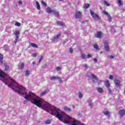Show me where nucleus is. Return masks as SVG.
Masks as SVG:
<instances>
[{"instance_id": "f257e3e1", "label": "nucleus", "mask_w": 125, "mask_h": 125, "mask_svg": "<svg viewBox=\"0 0 125 125\" xmlns=\"http://www.w3.org/2000/svg\"><path fill=\"white\" fill-rule=\"evenodd\" d=\"M25 99L28 101H31L32 103L42 108L46 112H50L51 115L56 116L59 121L62 122L64 124L68 125H79L81 124L80 121L66 115L60 109L57 108L46 101L40 99L38 96L30 91L28 93L25 92Z\"/></svg>"}, {"instance_id": "f03ea898", "label": "nucleus", "mask_w": 125, "mask_h": 125, "mask_svg": "<svg viewBox=\"0 0 125 125\" xmlns=\"http://www.w3.org/2000/svg\"><path fill=\"white\" fill-rule=\"evenodd\" d=\"M47 13H53L56 17H59V12L57 11L56 9H52L51 8L47 7L46 10Z\"/></svg>"}, {"instance_id": "7ed1b4c3", "label": "nucleus", "mask_w": 125, "mask_h": 125, "mask_svg": "<svg viewBox=\"0 0 125 125\" xmlns=\"http://www.w3.org/2000/svg\"><path fill=\"white\" fill-rule=\"evenodd\" d=\"M90 14L91 15V16L93 17V18L95 20H99V16L98 15H97V14L94 13V12H93V11L90 10Z\"/></svg>"}, {"instance_id": "20e7f679", "label": "nucleus", "mask_w": 125, "mask_h": 125, "mask_svg": "<svg viewBox=\"0 0 125 125\" xmlns=\"http://www.w3.org/2000/svg\"><path fill=\"white\" fill-rule=\"evenodd\" d=\"M83 15V14L82 13V12L81 11H77L75 13V18L76 19H81L82 18V16Z\"/></svg>"}, {"instance_id": "39448f33", "label": "nucleus", "mask_w": 125, "mask_h": 125, "mask_svg": "<svg viewBox=\"0 0 125 125\" xmlns=\"http://www.w3.org/2000/svg\"><path fill=\"white\" fill-rule=\"evenodd\" d=\"M114 83L116 85V87L120 88L121 87V81L116 80L114 81Z\"/></svg>"}, {"instance_id": "423d86ee", "label": "nucleus", "mask_w": 125, "mask_h": 125, "mask_svg": "<svg viewBox=\"0 0 125 125\" xmlns=\"http://www.w3.org/2000/svg\"><path fill=\"white\" fill-rule=\"evenodd\" d=\"M104 48L106 51H109L110 48L109 47V44L108 43V42L106 41L104 42Z\"/></svg>"}, {"instance_id": "0eeeda50", "label": "nucleus", "mask_w": 125, "mask_h": 125, "mask_svg": "<svg viewBox=\"0 0 125 125\" xmlns=\"http://www.w3.org/2000/svg\"><path fill=\"white\" fill-rule=\"evenodd\" d=\"M95 38H98V39H101L102 38V32L100 31H98L97 32L96 34H95Z\"/></svg>"}, {"instance_id": "6e6552de", "label": "nucleus", "mask_w": 125, "mask_h": 125, "mask_svg": "<svg viewBox=\"0 0 125 125\" xmlns=\"http://www.w3.org/2000/svg\"><path fill=\"white\" fill-rule=\"evenodd\" d=\"M61 37V34H59L56 37L54 38V39H52V42H55V41H58V39H59Z\"/></svg>"}, {"instance_id": "1a4fd4ad", "label": "nucleus", "mask_w": 125, "mask_h": 125, "mask_svg": "<svg viewBox=\"0 0 125 125\" xmlns=\"http://www.w3.org/2000/svg\"><path fill=\"white\" fill-rule=\"evenodd\" d=\"M119 115L120 117H123L124 115H125V110L122 109L119 111Z\"/></svg>"}, {"instance_id": "9d476101", "label": "nucleus", "mask_w": 125, "mask_h": 125, "mask_svg": "<svg viewBox=\"0 0 125 125\" xmlns=\"http://www.w3.org/2000/svg\"><path fill=\"white\" fill-rule=\"evenodd\" d=\"M48 92H49V90L47 89L41 93V96H43V95H45V94H47Z\"/></svg>"}, {"instance_id": "9b49d317", "label": "nucleus", "mask_w": 125, "mask_h": 125, "mask_svg": "<svg viewBox=\"0 0 125 125\" xmlns=\"http://www.w3.org/2000/svg\"><path fill=\"white\" fill-rule=\"evenodd\" d=\"M91 77H92L93 80H95V81H94V83H95V82H97V81L98 80V78H97L95 75H94V74H91Z\"/></svg>"}, {"instance_id": "f8f14e48", "label": "nucleus", "mask_w": 125, "mask_h": 125, "mask_svg": "<svg viewBox=\"0 0 125 125\" xmlns=\"http://www.w3.org/2000/svg\"><path fill=\"white\" fill-rule=\"evenodd\" d=\"M104 84L107 88H109V87H110V82H109V81H106L105 82Z\"/></svg>"}, {"instance_id": "ddd939ff", "label": "nucleus", "mask_w": 125, "mask_h": 125, "mask_svg": "<svg viewBox=\"0 0 125 125\" xmlns=\"http://www.w3.org/2000/svg\"><path fill=\"white\" fill-rule=\"evenodd\" d=\"M24 67H25V64L23 63H22L20 65H19V69L23 70V69H24Z\"/></svg>"}, {"instance_id": "4468645a", "label": "nucleus", "mask_w": 125, "mask_h": 125, "mask_svg": "<svg viewBox=\"0 0 125 125\" xmlns=\"http://www.w3.org/2000/svg\"><path fill=\"white\" fill-rule=\"evenodd\" d=\"M63 109L65 111H66L67 112H71V111H72V109H71L70 108L68 107L67 106H64L63 107Z\"/></svg>"}, {"instance_id": "2eb2a0df", "label": "nucleus", "mask_w": 125, "mask_h": 125, "mask_svg": "<svg viewBox=\"0 0 125 125\" xmlns=\"http://www.w3.org/2000/svg\"><path fill=\"white\" fill-rule=\"evenodd\" d=\"M57 25H59V26H64V22H63L62 21H57Z\"/></svg>"}, {"instance_id": "dca6fc26", "label": "nucleus", "mask_w": 125, "mask_h": 125, "mask_svg": "<svg viewBox=\"0 0 125 125\" xmlns=\"http://www.w3.org/2000/svg\"><path fill=\"white\" fill-rule=\"evenodd\" d=\"M2 59H3V55L0 53V63L2 64L3 63V61H2Z\"/></svg>"}, {"instance_id": "f3484780", "label": "nucleus", "mask_w": 125, "mask_h": 125, "mask_svg": "<svg viewBox=\"0 0 125 125\" xmlns=\"http://www.w3.org/2000/svg\"><path fill=\"white\" fill-rule=\"evenodd\" d=\"M36 5H37V8L38 9V10H41V5H40V3H39V1H36Z\"/></svg>"}, {"instance_id": "a211bd4d", "label": "nucleus", "mask_w": 125, "mask_h": 125, "mask_svg": "<svg viewBox=\"0 0 125 125\" xmlns=\"http://www.w3.org/2000/svg\"><path fill=\"white\" fill-rule=\"evenodd\" d=\"M97 90L99 93H102L103 92V88L101 87L98 88Z\"/></svg>"}, {"instance_id": "6ab92c4d", "label": "nucleus", "mask_w": 125, "mask_h": 125, "mask_svg": "<svg viewBox=\"0 0 125 125\" xmlns=\"http://www.w3.org/2000/svg\"><path fill=\"white\" fill-rule=\"evenodd\" d=\"M30 74H31V71H30V70H27L25 71V75L26 76V77L30 76Z\"/></svg>"}, {"instance_id": "aec40b11", "label": "nucleus", "mask_w": 125, "mask_h": 125, "mask_svg": "<svg viewBox=\"0 0 125 125\" xmlns=\"http://www.w3.org/2000/svg\"><path fill=\"white\" fill-rule=\"evenodd\" d=\"M78 96L80 99H82V98H83V93L82 92H79Z\"/></svg>"}, {"instance_id": "412c9836", "label": "nucleus", "mask_w": 125, "mask_h": 125, "mask_svg": "<svg viewBox=\"0 0 125 125\" xmlns=\"http://www.w3.org/2000/svg\"><path fill=\"white\" fill-rule=\"evenodd\" d=\"M15 35L16 37H19V35H20V31L16 30L15 32Z\"/></svg>"}, {"instance_id": "4be33fe9", "label": "nucleus", "mask_w": 125, "mask_h": 125, "mask_svg": "<svg viewBox=\"0 0 125 125\" xmlns=\"http://www.w3.org/2000/svg\"><path fill=\"white\" fill-rule=\"evenodd\" d=\"M4 66L5 67V70H6V71H7V70L9 69V65H7V63H5L4 64Z\"/></svg>"}, {"instance_id": "5701e85b", "label": "nucleus", "mask_w": 125, "mask_h": 125, "mask_svg": "<svg viewBox=\"0 0 125 125\" xmlns=\"http://www.w3.org/2000/svg\"><path fill=\"white\" fill-rule=\"evenodd\" d=\"M4 49L5 51H8V49H9V46L7 45H5L4 46Z\"/></svg>"}, {"instance_id": "b1692460", "label": "nucleus", "mask_w": 125, "mask_h": 125, "mask_svg": "<svg viewBox=\"0 0 125 125\" xmlns=\"http://www.w3.org/2000/svg\"><path fill=\"white\" fill-rule=\"evenodd\" d=\"M104 5H106V6H110V3H108V1H107L106 0H104Z\"/></svg>"}, {"instance_id": "393cba45", "label": "nucleus", "mask_w": 125, "mask_h": 125, "mask_svg": "<svg viewBox=\"0 0 125 125\" xmlns=\"http://www.w3.org/2000/svg\"><path fill=\"white\" fill-rule=\"evenodd\" d=\"M88 7H89V4H85L83 6L84 9H87Z\"/></svg>"}, {"instance_id": "a878e982", "label": "nucleus", "mask_w": 125, "mask_h": 125, "mask_svg": "<svg viewBox=\"0 0 125 125\" xmlns=\"http://www.w3.org/2000/svg\"><path fill=\"white\" fill-rule=\"evenodd\" d=\"M19 40V36H16L15 40V43L16 44L17 43V42H18V40Z\"/></svg>"}, {"instance_id": "bb28decb", "label": "nucleus", "mask_w": 125, "mask_h": 125, "mask_svg": "<svg viewBox=\"0 0 125 125\" xmlns=\"http://www.w3.org/2000/svg\"><path fill=\"white\" fill-rule=\"evenodd\" d=\"M31 46H32V47H34L35 48H38V45L34 43H31Z\"/></svg>"}, {"instance_id": "cd10ccee", "label": "nucleus", "mask_w": 125, "mask_h": 125, "mask_svg": "<svg viewBox=\"0 0 125 125\" xmlns=\"http://www.w3.org/2000/svg\"><path fill=\"white\" fill-rule=\"evenodd\" d=\"M103 14H104V15H106V16H109L110 15H109V14L108 13V12H107L106 11H103Z\"/></svg>"}, {"instance_id": "c85d7f7f", "label": "nucleus", "mask_w": 125, "mask_h": 125, "mask_svg": "<svg viewBox=\"0 0 125 125\" xmlns=\"http://www.w3.org/2000/svg\"><path fill=\"white\" fill-rule=\"evenodd\" d=\"M57 80H59V83H63V81H62V79H61V78L57 77Z\"/></svg>"}, {"instance_id": "c756f323", "label": "nucleus", "mask_w": 125, "mask_h": 125, "mask_svg": "<svg viewBox=\"0 0 125 125\" xmlns=\"http://www.w3.org/2000/svg\"><path fill=\"white\" fill-rule=\"evenodd\" d=\"M104 114L105 116H109V115L110 114V112H109V111H104Z\"/></svg>"}, {"instance_id": "7c9ffc66", "label": "nucleus", "mask_w": 125, "mask_h": 125, "mask_svg": "<svg viewBox=\"0 0 125 125\" xmlns=\"http://www.w3.org/2000/svg\"><path fill=\"white\" fill-rule=\"evenodd\" d=\"M57 78H58L57 77L54 76L52 77H50V80L51 81H54L55 80H57Z\"/></svg>"}, {"instance_id": "2f4dec72", "label": "nucleus", "mask_w": 125, "mask_h": 125, "mask_svg": "<svg viewBox=\"0 0 125 125\" xmlns=\"http://www.w3.org/2000/svg\"><path fill=\"white\" fill-rule=\"evenodd\" d=\"M15 26H17V27H20V26H21V23H20V22H16L15 24Z\"/></svg>"}, {"instance_id": "473e14b6", "label": "nucleus", "mask_w": 125, "mask_h": 125, "mask_svg": "<svg viewBox=\"0 0 125 125\" xmlns=\"http://www.w3.org/2000/svg\"><path fill=\"white\" fill-rule=\"evenodd\" d=\"M42 59H43V56H41L40 60H39V63L38 64H40L41 63V62H42Z\"/></svg>"}, {"instance_id": "72a5a7b5", "label": "nucleus", "mask_w": 125, "mask_h": 125, "mask_svg": "<svg viewBox=\"0 0 125 125\" xmlns=\"http://www.w3.org/2000/svg\"><path fill=\"white\" fill-rule=\"evenodd\" d=\"M56 70L58 71H61V70H62V67L61 66V67L58 66L56 68Z\"/></svg>"}, {"instance_id": "f704fd0d", "label": "nucleus", "mask_w": 125, "mask_h": 125, "mask_svg": "<svg viewBox=\"0 0 125 125\" xmlns=\"http://www.w3.org/2000/svg\"><path fill=\"white\" fill-rule=\"evenodd\" d=\"M45 124H46V125H49L50 124V123H51V121L49 120H47L45 121Z\"/></svg>"}, {"instance_id": "c9c22d12", "label": "nucleus", "mask_w": 125, "mask_h": 125, "mask_svg": "<svg viewBox=\"0 0 125 125\" xmlns=\"http://www.w3.org/2000/svg\"><path fill=\"white\" fill-rule=\"evenodd\" d=\"M118 2L120 5H123V1L121 0H118Z\"/></svg>"}, {"instance_id": "e433bc0d", "label": "nucleus", "mask_w": 125, "mask_h": 125, "mask_svg": "<svg viewBox=\"0 0 125 125\" xmlns=\"http://www.w3.org/2000/svg\"><path fill=\"white\" fill-rule=\"evenodd\" d=\"M81 57H82V59H84V58H85V57H86L85 54H82L81 55Z\"/></svg>"}, {"instance_id": "4c0bfd02", "label": "nucleus", "mask_w": 125, "mask_h": 125, "mask_svg": "<svg viewBox=\"0 0 125 125\" xmlns=\"http://www.w3.org/2000/svg\"><path fill=\"white\" fill-rule=\"evenodd\" d=\"M107 17H108V21L109 22H111V21H112V17H111V16H108Z\"/></svg>"}, {"instance_id": "58836bf2", "label": "nucleus", "mask_w": 125, "mask_h": 125, "mask_svg": "<svg viewBox=\"0 0 125 125\" xmlns=\"http://www.w3.org/2000/svg\"><path fill=\"white\" fill-rule=\"evenodd\" d=\"M41 2L44 6H47L46 3H45L44 1H42Z\"/></svg>"}, {"instance_id": "ea45409f", "label": "nucleus", "mask_w": 125, "mask_h": 125, "mask_svg": "<svg viewBox=\"0 0 125 125\" xmlns=\"http://www.w3.org/2000/svg\"><path fill=\"white\" fill-rule=\"evenodd\" d=\"M99 46H98L97 44H95L94 45V48L95 49H98Z\"/></svg>"}, {"instance_id": "a19ab883", "label": "nucleus", "mask_w": 125, "mask_h": 125, "mask_svg": "<svg viewBox=\"0 0 125 125\" xmlns=\"http://www.w3.org/2000/svg\"><path fill=\"white\" fill-rule=\"evenodd\" d=\"M92 57V56L91 54H88L87 56V58L89 59L91 58Z\"/></svg>"}, {"instance_id": "79ce46f5", "label": "nucleus", "mask_w": 125, "mask_h": 125, "mask_svg": "<svg viewBox=\"0 0 125 125\" xmlns=\"http://www.w3.org/2000/svg\"><path fill=\"white\" fill-rule=\"evenodd\" d=\"M108 88V92H109V93H110V94H112V90H111L110 89V87H109Z\"/></svg>"}, {"instance_id": "37998d69", "label": "nucleus", "mask_w": 125, "mask_h": 125, "mask_svg": "<svg viewBox=\"0 0 125 125\" xmlns=\"http://www.w3.org/2000/svg\"><path fill=\"white\" fill-rule=\"evenodd\" d=\"M37 55H38L37 54V53H34V54H32V56L33 57H37Z\"/></svg>"}, {"instance_id": "c03bdc74", "label": "nucleus", "mask_w": 125, "mask_h": 125, "mask_svg": "<svg viewBox=\"0 0 125 125\" xmlns=\"http://www.w3.org/2000/svg\"><path fill=\"white\" fill-rule=\"evenodd\" d=\"M92 105L93 104L91 102L89 103V106L90 107V108H92Z\"/></svg>"}, {"instance_id": "a18cd8bd", "label": "nucleus", "mask_w": 125, "mask_h": 125, "mask_svg": "<svg viewBox=\"0 0 125 125\" xmlns=\"http://www.w3.org/2000/svg\"><path fill=\"white\" fill-rule=\"evenodd\" d=\"M73 48H70L69 49V52H70V53H73Z\"/></svg>"}, {"instance_id": "49530a36", "label": "nucleus", "mask_w": 125, "mask_h": 125, "mask_svg": "<svg viewBox=\"0 0 125 125\" xmlns=\"http://www.w3.org/2000/svg\"><path fill=\"white\" fill-rule=\"evenodd\" d=\"M83 67L85 68V69H87V68H88V67L87 66V65H86V64L83 65Z\"/></svg>"}, {"instance_id": "de8ad7c7", "label": "nucleus", "mask_w": 125, "mask_h": 125, "mask_svg": "<svg viewBox=\"0 0 125 125\" xmlns=\"http://www.w3.org/2000/svg\"><path fill=\"white\" fill-rule=\"evenodd\" d=\"M109 58L110 59H114V58H115V57H114V56H109Z\"/></svg>"}, {"instance_id": "09e8293b", "label": "nucleus", "mask_w": 125, "mask_h": 125, "mask_svg": "<svg viewBox=\"0 0 125 125\" xmlns=\"http://www.w3.org/2000/svg\"><path fill=\"white\" fill-rule=\"evenodd\" d=\"M109 79H110V80H113V76L112 75H110L109 77Z\"/></svg>"}, {"instance_id": "8fccbe9b", "label": "nucleus", "mask_w": 125, "mask_h": 125, "mask_svg": "<svg viewBox=\"0 0 125 125\" xmlns=\"http://www.w3.org/2000/svg\"><path fill=\"white\" fill-rule=\"evenodd\" d=\"M114 30V26H112L111 31L113 32Z\"/></svg>"}, {"instance_id": "3c124183", "label": "nucleus", "mask_w": 125, "mask_h": 125, "mask_svg": "<svg viewBox=\"0 0 125 125\" xmlns=\"http://www.w3.org/2000/svg\"><path fill=\"white\" fill-rule=\"evenodd\" d=\"M94 62H97V59L94 58Z\"/></svg>"}, {"instance_id": "603ef678", "label": "nucleus", "mask_w": 125, "mask_h": 125, "mask_svg": "<svg viewBox=\"0 0 125 125\" xmlns=\"http://www.w3.org/2000/svg\"><path fill=\"white\" fill-rule=\"evenodd\" d=\"M19 3L20 4H22V1H21V0L19 1Z\"/></svg>"}, {"instance_id": "864d4df0", "label": "nucleus", "mask_w": 125, "mask_h": 125, "mask_svg": "<svg viewBox=\"0 0 125 125\" xmlns=\"http://www.w3.org/2000/svg\"><path fill=\"white\" fill-rule=\"evenodd\" d=\"M33 65H36V62H32Z\"/></svg>"}, {"instance_id": "5fc2aeb1", "label": "nucleus", "mask_w": 125, "mask_h": 125, "mask_svg": "<svg viewBox=\"0 0 125 125\" xmlns=\"http://www.w3.org/2000/svg\"><path fill=\"white\" fill-rule=\"evenodd\" d=\"M26 103H27V101H24L23 102V104H26Z\"/></svg>"}, {"instance_id": "6e6d98bb", "label": "nucleus", "mask_w": 125, "mask_h": 125, "mask_svg": "<svg viewBox=\"0 0 125 125\" xmlns=\"http://www.w3.org/2000/svg\"><path fill=\"white\" fill-rule=\"evenodd\" d=\"M114 33H116V32H117V31H116V30H114Z\"/></svg>"}, {"instance_id": "4d7b16f0", "label": "nucleus", "mask_w": 125, "mask_h": 125, "mask_svg": "<svg viewBox=\"0 0 125 125\" xmlns=\"http://www.w3.org/2000/svg\"><path fill=\"white\" fill-rule=\"evenodd\" d=\"M60 0V1H62V0Z\"/></svg>"}, {"instance_id": "13d9d810", "label": "nucleus", "mask_w": 125, "mask_h": 125, "mask_svg": "<svg viewBox=\"0 0 125 125\" xmlns=\"http://www.w3.org/2000/svg\"><path fill=\"white\" fill-rule=\"evenodd\" d=\"M100 53H101V54L102 53V51L100 52Z\"/></svg>"}]
</instances>
